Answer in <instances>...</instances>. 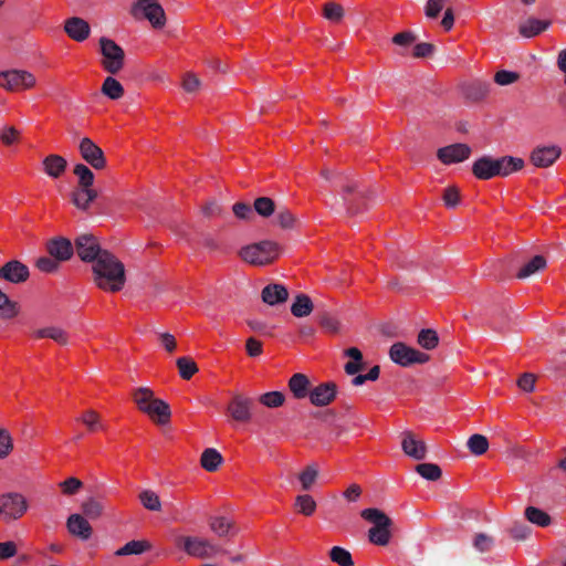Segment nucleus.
<instances>
[{
	"label": "nucleus",
	"mask_w": 566,
	"mask_h": 566,
	"mask_svg": "<svg viewBox=\"0 0 566 566\" xmlns=\"http://www.w3.org/2000/svg\"><path fill=\"white\" fill-rule=\"evenodd\" d=\"M66 166V160L60 155H49L43 160V169L52 178H59L65 171Z\"/></svg>",
	"instance_id": "obj_28"
},
{
	"label": "nucleus",
	"mask_w": 566,
	"mask_h": 566,
	"mask_svg": "<svg viewBox=\"0 0 566 566\" xmlns=\"http://www.w3.org/2000/svg\"><path fill=\"white\" fill-rule=\"evenodd\" d=\"M401 449L406 455L420 461L427 458V446L424 441L417 439L412 432H405L401 440Z\"/></svg>",
	"instance_id": "obj_20"
},
{
	"label": "nucleus",
	"mask_w": 566,
	"mask_h": 566,
	"mask_svg": "<svg viewBox=\"0 0 566 566\" xmlns=\"http://www.w3.org/2000/svg\"><path fill=\"white\" fill-rule=\"evenodd\" d=\"M101 53L103 55L102 65L111 74H117L124 66L125 52L113 40L101 38Z\"/></svg>",
	"instance_id": "obj_9"
},
{
	"label": "nucleus",
	"mask_w": 566,
	"mask_h": 566,
	"mask_svg": "<svg viewBox=\"0 0 566 566\" xmlns=\"http://www.w3.org/2000/svg\"><path fill=\"white\" fill-rule=\"evenodd\" d=\"M295 507L305 516H311L316 510V502L308 494L298 495L295 499Z\"/></svg>",
	"instance_id": "obj_48"
},
{
	"label": "nucleus",
	"mask_w": 566,
	"mask_h": 566,
	"mask_svg": "<svg viewBox=\"0 0 566 566\" xmlns=\"http://www.w3.org/2000/svg\"><path fill=\"white\" fill-rule=\"evenodd\" d=\"M520 78V74L513 71L501 70L495 73L494 82L501 86L515 83Z\"/></svg>",
	"instance_id": "obj_60"
},
{
	"label": "nucleus",
	"mask_w": 566,
	"mask_h": 566,
	"mask_svg": "<svg viewBox=\"0 0 566 566\" xmlns=\"http://www.w3.org/2000/svg\"><path fill=\"white\" fill-rule=\"evenodd\" d=\"M176 545L181 547L189 556L197 558H211L220 552L217 545L200 537L179 536L176 538Z\"/></svg>",
	"instance_id": "obj_6"
},
{
	"label": "nucleus",
	"mask_w": 566,
	"mask_h": 566,
	"mask_svg": "<svg viewBox=\"0 0 566 566\" xmlns=\"http://www.w3.org/2000/svg\"><path fill=\"white\" fill-rule=\"evenodd\" d=\"M142 505L149 511L159 512L161 510V502L159 496L151 490H144L139 494Z\"/></svg>",
	"instance_id": "obj_45"
},
{
	"label": "nucleus",
	"mask_w": 566,
	"mask_h": 566,
	"mask_svg": "<svg viewBox=\"0 0 566 566\" xmlns=\"http://www.w3.org/2000/svg\"><path fill=\"white\" fill-rule=\"evenodd\" d=\"M62 493L65 495H74L83 486V483L77 478L71 476L59 484Z\"/></svg>",
	"instance_id": "obj_59"
},
{
	"label": "nucleus",
	"mask_w": 566,
	"mask_h": 566,
	"mask_svg": "<svg viewBox=\"0 0 566 566\" xmlns=\"http://www.w3.org/2000/svg\"><path fill=\"white\" fill-rule=\"evenodd\" d=\"M102 93L111 99H118L124 95V87L116 78L107 76L102 85Z\"/></svg>",
	"instance_id": "obj_37"
},
{
	"label": "nucleus",
	"mask_w": 566,
	"mask_h": 566,
	"mask_svg": "<svg viewBox=\"0 0 566 566\" xmlns=\"http://www.w3.org/2000/svg\"><path fill=\"white\" fill-rule=\"evenodd\" d=\"M13 449L12 438L10 433L0 428V459L7 457Z\"/></svg>",
	"instance_id": "obj_61"
},
{
	"label": "nucleus",
	"mask_w": 566,
	"mask_h": 566,
	"mask_svg": "<svg viewBox=\"0 0 566 566\" xmlns=\"http://www.w3.org/2000/svg\"><path fill=\"white\" fill-rule=\"evenodd\" d=\"M209 525L211 531L220 537L227 536L233 526L232 522L224 516L211 517Z\"/></svg>",
	"instance_id": "obj_44"
},
{
	"label": "nucleus",
	"mask_w": 566,
	"mask_h": 566,
	"mask_svg": "<svg viewBox=\"0 0 566 566\" xmlns=\"http://www.w3.org/2000/svg\"><path fill=\"white\" fill-rule=\"evenodd\" d=\"M467 446L472 454L482 455L489 449V441L485 436L480 434V433H474L469 438Z\"/></svg>",
	"instance_id": "obj_40"
},
{
	"label": "nucleus",
	"mask_w": 566,
	"mask_h": 566,
	"mask_svg": "<svg viewBox=\"0 0 566 566\" xmlns=\"http://www.w3.org/2000/svg\"><path fill=\"white\" fill-rule=\"evenodd\" d=\"M494 544V539L492 536L485 533H478L473 538V546L476 551L481 553L489 552Z\"/></svg>",
	"instance_id": "obj_58"
},
{
	"label": "nucleus",
	"mask_w": 566,
	"mask_h": 566,
	"mask_svg": "<svg viewBox=\"0 0 566 566\" xmlns=\"http://www.w3.org/2000/svg\"><path fill=\"white\" fill-rule=\"evenodd\" d=\"M490 84L485 82H474L463 87V95L471 102L482 101L488 96Z\"/></svg>",
	"instance_id": "obj_30"
},
{
	"label": "nucleus",
	"mask_w": 566,
	"mask_h": 566,
	"mask_svg": "<svg viewBox=\"0 0 566 566\" xmlns=\"http://www.w3.org/2000/svg\"><path fill=\"white\" fill-rule=\"evenodd\" d=\"M261 296L264 303L273 306L284 303L289 297V292L284 285L272 283L262 290Z\"/></svg>",
	"instance_id": "obj_24"
},
{
	"label": "nucleus",
	"mask_w": 566,
	"mask_h": 566,
	"mask_svg": "<svg viewBox=\"0 0 566 566\" xmlns=\"http://www.w3.org/2000/svg\"><path fill=\"white\" fill-rule=\"evenodd\" d=\"M562 149L558 146H538L531 153L532 164L539 168L552 166L560 156Z\"/></svg>",
	"instance_id": "obj_17"
},
{
	"label": "nucleus",
	"mask_w": 566,
	"mask_h": 566,
	"mask_svg": "<svg viewBox=\"0 0 566 566\" xmlns=\"http://www.w3.org/2000/svg\"><path fill=\"white\" fill-rule=\"evenodd\" d=\"M416 472L428 481H438L442 475L441 468L436 463H419L415 468Z\"/></svg>",
	"instance_id": "obj_39"
},
{
	"label": "nucleus",
	"mask_w": 566,
	"mask_h": 566,
	"mask_svg": "<svg viewBox=\"0 0 566 566\" xmlns=\"http://www.w3.org/2000/svg\"><path fill=\"white\" fill-rule=\"evenodd\" d=\"M524 167L522 158L503 156L493 159L489 156H483L474 161L472 166L473 175L481 180H488L495 176L506 177L514 171L521 170Z\"/></svg>",
	"instance_id": "obj_2"
},
{
	"label": "nucleus",
	"mask_w": 566,
	"mask_h": 566,
	"mask_svg": "<svg viewBox=\"0 0 566 566\" xmlns=\"http://www.w3.org/2000/svg\"><path fill=\"white\" fill-rule=\"evenodd\" d=\"M74 175L78 178L77 187L86 188L88 186H93V184H94V174L84 164L75 165V167H74Z\"/></svg>",
	"instance_id": "obj_47"
},
{
	"label": "nucleus",
	"mask_w": 566,
	"mask_h": 566,
	"mask_svg": "<svg viewBox=\"0 0 566 566\" xmlns=\"http://www.w3.org/2000/svg\"><path fill=\"white\" fill-rule=\"evenodd\" d=\"M176 364L184 379H190L198 371L197 364L188 357H179Z\"/></svg>",
	"instance_id": "obj_49"
},
{
	"label": "nucleus",
	"mask_w": 566,
	"mask_h": 566,
	"mask_svg": "<svg viewBox=\"0 0 566 566\" xmlns=\"http://www.w3.org/2000/svg\"><path fill=\"white\" fill-rule=\"evenodd\" d=\"M314 305L311 297L306 294H297L291 306V313L295 317H305L313 312Z\"/></svg>",
	"instance_id": "obj_29"
},
{
	"label": "nucleus",
	"mask_w": 566,
	"mask_h": 566,
	"mask_svg": "<svg viewBox=\"0 0 566 566\" xmlns=\"http://www.w3.org/2000/svg\"><path fill=\"white\" fill-rule=\"evenodd\" d=\"M324 17L333 22H338L344 17V9L340 4L328 2L324 6Z\"/></svg>",
	"instance_id": "obj_55"
},
{
	"label": "nucleus",
	"mask_w": 566,
	"mask_h": 566,
	"mask_svg": "<svg viewBox=\"0 0 566 566\" xmlns=\"http://www.w3.org/2000/svg\"><path fill=\"white\" fill-rule=\"evenodd\" d=\"M133 399L138 409L144 412L148 405L155 399L154 391L148 387H139L133 391Z\"/></svg>",
	"instance_id": "obj_38"
},
{
	"label": "nucleus",
	"mask_w": 566,
	"mask_h": 566,
	"mask_svg": "<svg viewBox=\"0 0 566 566\" xmlns=\"http://www.w3.org/2000/svg\"><path fill=\"white\" fill-rule=\"evenodd\" d=\"M289 389L296 399H303L310 395L311 381L304 374H294L289 380Z\"/></svg>",
	"instance_id": "obj_25"
},
{
	"label": "nucleus",
	"mask_w": 566,
	"mask_h": 566,
	"mask_svg": "<svg viewBox=\"0 0 566 566\" xmlns=\"http://www.w3.org/2000/svg\"><path fill=\"white\" fill-rule=\"evenodd\" d=\"M28 511V501L17 492L0 495V518L4 522L15 521Z\"/></svg>",
	"instance_id": "obj_7"
},
{
	"label": "nucleus",
	"mask_w": 566,
	"mask_h": 566,
	"mask_svg": "<svg viewBox=\"0 0 566 566\" xmlns=\"http://www.w3.org/2000/svg\"><path fill=\"white\" fill-rule=\"evenodd\" d=\"M82 511L87 517L97 518L103 512V505L94 499H88L82 504Z\"/></svg>",
	"instance_id": "obj_57"
},
{
	"label": "nucleus",
	"mask_w": 566,
	"mask_h": 566,
	"mask_svg": "<svg viewBox=\"0 0 566 566\" xmlns=\"http://www.w3.org/2000/svg\"><path fill=\"white\" fill-rule=\"evenodd\" d=\"M551 22L547 20H538L535 18H528L526 21L520 24V34L525 38H533L545 31L549 27Z\"/></svg>",
	"instance_id": "obj_27"
},
{
	"label": "nucleus",
	"mask_w": 566,
	"mask_h": 566,
	"mask_svg": "<svg viewBox=\"0 0 566 566\" xmlns=\"http://www.w3.org/2000/svg\"><path fill=\"white\" fill-rule=\"evenodd\" d=\"M389 357L394 363L402 367H408L413 364H424L429 360L428 354L407 346L401 342L395 343L390 346Z\"/></svg>",
	"instance_id": "obj_10"
},
{
	"label": "nucleus",
	"mask_w": 566,
	"mask_h": 566,
	"mask_svg": "<svg viewBox=\"0 0 566 566\" xmlns=\"http://www.w3.org/2000/svg\"><path fill=\"white\" fill-rule=\"evenodd\" d=\"M35 85L32 73L22 70H9L0 72V86L8 91L29 90Z\"/></svg>",
	"instance_id": "obj_12"
},
{
	"label": "nucleus",
	"mask_w": 566,
	"mask_h": 566,
	"mask_svg": "<svg viewBox=\"0 0 566 566\" xmlns=\"http://www.w3.org/2000/svg\"><path fill=\"white\" fill-rule=\"evenodd\" d=\"M150 548L147 541H130L115 552V556L139 555Z\"/></svg>",
	"instance_id": "obj_34"
},
{
	"label": "nucleus",
	"mask_w": 566,
	"mask_h": 566,
	"mask_svg": "<svg viewBox=\"0 0 566 566\" xmlns=\"http://www.w3.org/2000/svg\"><path fill=\"white\" fill-rule=\"evenodd\" d=\"M78 150L82 158L94 169H103L106 166L104 151L91 138H82Z\"/></svg>",
	"instance_id": "obj_14"
},
{
	"label": "nucleus",
	"mask_w": 566,
	"mask_h": 566,
	"mask_svg": "<svg viewBox=\"0 0 566 566\" xmlns=\"http://www.w3.org/2000/svg\"><path fill=\"white\" fill-rule=\"evenodd\" d=\"M417 40V36L411 31H403L392 36L391 41L394 44L407 48Z\"/></svg>",
	"instance_id": "obj_62"
},
{
	"label": "nucleus",
	"mask_w": 566,
	"mask_h": 566,
	"mask_svg": "<svg viewBox=\"0 0 566 566\" xmlns=\"http://www.w3.org/2000/svg\"><path fill=\"white\" fill-rule=\"evenodd\" d=\"M280 247L273 241H261L247 245L240 250V256L253 265H265L275 260L279 255Z\"/></svg>",
	"instance_id": "obj_5"
},
{
	"label": "nucleus",
	"mask_w": 566,
	"mask_h": 566,
	"mask_svg": "<svg viewBox=\"0 0 566 566\" xmlns=\"http://www.w3.org/2000/svg\"><path fill=\"white\" fill-rule=\"evenodd\" d=\"M276 222L282 229H293L296 218L287 208L281 207L276 210Z\"/></svg>",
	"instance_id": "obj_51"
},
{
	"label": "nucleus",
	"mask_w": 566,
	"mask_h": 566,
	"mask_svg": "<svg viewBox=\"0 0 566 566\" xmlns=\"http://www.w3.org/2000/svg\"><path fill=\"white\" fill-rule=\"evenodd\" d=\"M72 203L80 210L86 211L88 210L91 202L86 198L85 188L76 187L71 193Z\"/></svg>",
	"instance_id": "obj_53"
},
{
	"label": "nucleus",
	"mask_w": 566,
	"mask_h": 566,
	"mask_svg": "<svg viewBox=\"0 0 566 566\" xmlns=\"http://www.w3.org/2000/svg\"><path fill=\"white\" fill-rule=\"evenodd\" d=\"M337 394V386L335 382H322L311 389L310 391V400L316 407H325L329 405L335 398Z\"/></svg>",
	"instance_id": "obj_18"
},
{
	"label": "nucleus",
	"mask_w": 566,
	"mask_h": 566,
	"mask_svg": "<svg viewBox=\"0 0 566 566\" xmlns=\"http://www.w3.org/2000/svg\"><path fill=\"white\" fill-rule=\"evenodd\" d=\"M64 31L72 40L83 42L90 36L91 27L84 19L72 17L65 20Z\"/></svg>",
	"instance_id": "obj_21"
},
{
	"label": "nucleus",
	"mask_w": 566,
	"mask_h": 566,
	"mask_svg": "<svg viewBox=\"0 0 566 566\" xmlns=\"http://www.w3.org/2000/svg\"><path fill=\"white\" fill-rule=\"evenodd\" d=\"M360 516L373 524L368 531L369 542L378 546L388 545L391 538L392 520L381 510L375 507L363 510Z\"/></svg>",
	"instance_id": "obj_4"
},
{
	"label": "nucleus",
	"mask_w": 566,
	"mask_h": 566,
	"mask_svg": "<svg viewBox=\"0 0 566 566\" xmlns=\"http://www.w3.org/2000/svg\"><path fill=\"white\" fill-rule=\"evenodd\" d=\"M525 517L533 524L546 527L551 524V516L541 509L527 506L525 509Z\"/></svg>",
	"instance_id": "obj_36"
},
{
	"label": "nucleus",
	"mask_w": 566,
	"mask_h": 566,
	"mask_svg": "<svg viewBox=\"0 0 566 566\" xmlns=\"http://www.w3.org/2000/svg\"><path fill=\"white\" fill-rule=\"evenodd\" d=\"M471 155V148L467 144H452L437 151V157L444 165H451L455 163H462L468 159Z\"/></svg>",
	"instance_id": "obj_16"
},
{
	"label": "nucleus",
	"mask_w": 566,
	"mask_h": 566,
	"mask_svg": "<svg viewBox=\"0 0 566 566\" xmlns=\"http://www.w3.org/2000/svg\"><path fill=\"white\" fill-rule=\"evenodd\" d=\"M130 13L136 19H147L157 29L163 28L166 22L165 11L157 0L136 1Z\"/></svg>",
	"instance_id": "obj_8"
},
{
	"label": "nucleus",
	"mask_w": 566,
	"mask_h": 566,
	"mask_svg": "<svg viewBox=\"0 0 566 566\" xmlns=\"http://www.w3.org/2000/svg\"><path fill=\"white\" fill-rule=\"evenodd\" d=\"M259 401L268 408H277L284 403L285 396L281 391H269L261 395Z\"/></svg>",
	"instance_id": "obj_50"
},
{
	"label": "nucleus",
	"mask_w": 566,
	"mask_h": 566,
	"mask_svg": "<svg viewBox=\"0 0 566 566\" xmlns=\"http://www.w3.org/2000/svg\"><path fill=\"white\" fill-rule=\"evenodd\" d=\"M19 314V305L11 301L9 296L0 289V316L10 319Z\"/></svg>",
	"instance_id": "obj_35"
},
{
	"label": "nucleus",
	"mask_w": 566,
	"mask_h": 566,
	"mask_svg": "<svg viewBox=\"0 0 566 566\" xmlns=\"http://www.w3.org/2000/svg\"><path fill=\"white\" fill-rule=\"evenodd\" d=\"M46 251L50 256L64 262L70 260L74 254L72 242L64 237H56L46 242Z\"/></svg>",
	"instance_id": "obj_19"
},
{
	"label": "nucleus",
	"mask_w": 566,
	"mask_h": 566,
	"mask_svg": "<svg viewBox=\"0 0 566 566\" xmlns=\"http://www.w3.org/2000/svg\"><path fill=\"white\" fill-rule=\"evenodd\" d=\"M36 268L44 273H54L60 268V261L52 256H41L36 260Z\"/></svg>",
	"instance_id": "obj_56"
},
{
	"label": "nucleus",
	"mask_w": 566,
	"mask_h": 566,
	"mask_svg": "<svg viewBox=\"0 0 566 566\" xmlns=\"http://www.w3.org/2000/svg\"><path fill=\"white\" fill-rule=\"evenodd\" d=\"M318 476V469L315 464L307 465L298 475V480L304 491H308Z\"/></svg>",
	"instance_id": "obj_46"
},
{
	"label": "nucleus",
	"mask_w": 566,
	"mask_h": 566,
	"mask_svg": "<svg viewBox=\"0 0 566 566\" xmlns=\"http://www.w3.org/2000/svg\"><path fill=\"white\" fill-rule=\"evenodd\" d=\"M234 216L241 220H249L253 217V211L250 205L244 202H237L232 207Z\"/></svg>",
	"instance_id": "obj_63"
},
{
	"label": "nucleus",
	"mask_w": 566,
	"mask_h": 566,
	"mask_svg": "<svg viewBox=\"0 0 566 566\" xmlns=\"http://www.w3.org/2000/svg\"><path fill=\"white\" fill-rule=\"evenodd\" d=\"M442 200L447 208L453 209L460 202V190L455 186H449L444 189Z\"/></svg>",
	"instance_id": "obj_54"
},
{
	"label": "nucleus",
	"mask_w": 566,
	"mask_h": 566,
	"mask_svg": "<svg viewBox=\"0 0 566 566\" xmlns=\"http://www.w3.org/2000/svg\"><path fill=\"white\" fill-rule=\"evenodd\" d=\"M321 176L332 185L342 188L343 205L349 214H356L361 211L359 200L365 198V192L359 190L357 181L348 178L342 171L331 170L324 168L321 170Z\"/></svg>",
	"instance_id": "obj_3"
},
{
	"label": "nucleus",
	"mask_w": 566,
	"mask_h": 566,
	"mask_svg": "<svg viewBox=\"0 0 566 566\" xmlns=\"http://www.w3.org/2000/svg\"><path fill=\"white\" fill-rule=\"evenodd\" d=\"M546 268V260L542 255H535L517 272L518 279H526Z\"/></svg>",
	"instance_id": "obj_33"
},
{
	"label": "nucleus",
	"mask_w": 566,
	"mask_h": 566,
	"mask_svg": "<svg viewBox=\"0 0 566 566\" xmlns=\"http://www.w3.org/2000/svg\"><path fill=\"white\" fill-rule=\"evenodd\" d=\"M253 400L241 394H234L227 411L234 421L249 422L252 418Z\"/></svg>",
	"instance_id": "obj_13"
},
{
	"label": "nucleus",
	"mask_w": 566,
	"mask_h": 566,
	"mask_svg": "<svg viewBox=\"0 0 566 566\" xmlns=\"http://www.w3.org/2000/svg\"><path fill=\"white\" fill-rule=\"evenodd\" d=\"M69 532L82 541H86L92 536L93 528L87 520L81 514H71L66 522Z\"/></svg>",
	"instance_id": "obj_22"
},
{
	"label": "nucleus",
	"mask_w": 566,
	"mask_h": 566,
	"mask_svg": "<svg viewBox=\"0 0 566 566\" xmlns=\"http://www.w3.org/2000/svg\"><path fill=\"white\" fill-rule=\"evenodd\" d=\"M144 413H147L149 417H151L158 424L168 423L171 417L169 405L158 398H155L151 403L148 405Z\"/></svg>",
	"instance_id": "obj_23"
},
{
	"label": "nucleus",
	"mask_w": 566,
	"mask_h": 566,
	"mask_svg": "<svg viewBox=\"0 0 566 566\" xmlns=\"http://www.w3.org/2000/svg\"><path fill=\"white\" fill-rule=\"evenodd\" d=\"M222 463V455L213 448L206 449L200 458L201 467L208 472H214Z\"/></svg>",
	"instance_id": "obj_32"
},
{
	"label": "nucleus",
	"mask_w": 566,
	"mask_h": 566,
	"mask_svg": "<svg viewBox=\"0 0 566 566\" xmlns=\"http://www.w3.org/2000/svg\"><path fill=\"white\" fill-rule=\"evenodd\" d=\"M78 420L85 424L88 431L94 432L98 429H103V426L99 421V416L94 410H86Z\"/></svg>",
	"instance_id": "obj_52"
},
{
	"label": "nucleus",
	"mask_w": 566,
	"mask_h": 566,
	"mask_svg": "<svg viewBox=\"0 0 566 566\" xmlns=\"http://www.w3.org/2000/svg\"><path fill=\"white\" fill-rule=\"evenodd\" d=\"M253 208L255 212L263 218H269L276 211L275 202L269 197L256 198Z\"/></svg>",
	"instance_id": "obj_41"
},
{
	"label": "nucleus",
	"mask_w": 566,
	"mask_h": 566,
	"mask_svg": "<svg viewBox=\"0 0 566 566\" xmlns=\"http://www.w3.org/2000/svg\"><path fill=\"white\" fill-rule=\"evenodd\" d=\"M34 338H50L57 344L65 346L69 343V335L66 331L57 326H48L36 329L33 333Z\"/></svg>",
	"instance_id": "obj_26"
},
{
	"label": "nucleus",
	"mask_w": 566,
	"mask_h": 566,
	"mask_svg": "<svg viewBox=\"0 0 566 566\" xmlns=\"http://www.w3.org/2000/svg\"><path fill=\"white\" fill-rule=\"evenodd\" d=\"M94 283L108 292L120 291L126 282L124 264L109 251L103 252L92 266Z\"/></svg>",
	"instance_id": "obj_1"
},
{
	"label": "nucleus",
	"mask_w": 566,
	"mask_h": 566,
	"mask_svg": "<svg viewBox=\"0 0 566 566\" xmlns=\"http://www.w3.org/2000/svg\"><path fill=\"white\" fill-rule=\"evenodd\" d=\"M329 558L338 566H354V560L349 551L340 546H334L329 551Z\"/></svg>",
	"instance_id": "obj_42"
},
{
	"label": "nucleus",
	"mask_w": 566,
	"mask_h": 566,
	"mask_svg": "<svg viewBox=\"0 0 566 566\" xmlns=\"http://www.w3.org/2000/svg\"><path fill=\"white\" fill-rule=\"evenodd\" d=\"M510 534L517 541H524L530 536L531 528L524 523H516L511 527Z\"/></svg>",
	"instance_id": "obj_64"
},
{
	"label": "nucleus",
	"mask_w": 566,
	"mask_h": 566,
	"mask_svg": "<svg viewBox=\"0 0 566 566\" xmlns=\"http://www.w3.org/2000/svg\"><path fill=\"white\" fill-rule=\"evenodd\" d=\"M417 342L422 348L431 350L437 347L439 337L436 331L424 328L419 332Z\"/></svg>",
	"instance_id": "obj_43"
},
{
	"label": "nucleus",
	"mask_w": 566,
	"mask_h": 566,
	"mask_svg": "<svg viewBox=\"0 0 566 566\" xmlns=\"http://www.w3.org/2000/svg\"><path fill=\"white\" fill-rule=\"evenodd\" d=\"M29 268L19 260H10L0 268V279L12 284H21L29 280Z\"/></svg>",
	"instance_id": "obj_15"
},
{
	"label": "nucleus",
	"mask_w": 566,
	"mask_h": 566,
	"mask_svg": "<svg viewBox=\"0 0 566 566\" xmlns=\"http://www.w3.org/2000/svg\"><path fill=\"white\" fill-rule=\"evenodd\" d=\"M344 355L352 360L347 361L344 366L345 373L347 375H356L364 367L363 364V354L357 347H349L344 352Z\"/></svg>",
	"instance_id": "obj_31"
},
{
	"label": "nucleus",
	"mask_w": 566,
	"mask_h": 566,
	"mask_svg": "<svg viewBox=\"0 0 566 566\" xmlns=\"http://www.w3.org/2000/svg\"><path fill=\"white\" fill-rule=\"evenodd\" d=\"M74 250L82 261L93 264L97 262L103 252H108L103 250L97 238L90 233L81 234L75 239Z\"/></svg>",
	"instance_id": "obj_11"
}]
</instances>
